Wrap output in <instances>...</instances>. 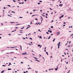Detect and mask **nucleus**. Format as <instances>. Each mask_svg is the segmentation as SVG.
Instances as JSON below:
<instances>
[{
  "instance_id": "f257e3e1",
  "label": "nucleus",
  "mask_w": 73,
  "mask_h": 73,
  "mask_svg": "<svg viewBox=\"0 0 73 73\" xmlns=\"http://www.w3.org/2000/svg\"><path fill=\"white\" fill-rule=\"evenodd\" d=\"M60 32H57L56 33L57 35H60Z\"/></svg>"
},
{
  "instance_id": "f03ea898",
  "label": "nucleus",
  "mask_w": 73,
  "mask_h": 73,
  "mask_svg": "<svg viewBox=\"0 0 73 73\" xmlns=\"http://www.w3.org/2000/svg\"><path fill=\"white\" fill-rule=\"evenodd\" d=\"M59 6L60 7H61L62 5H63V4H60L59 5Z\"/></svg>"
},
{
  "instance_id": "7ed1b4c3",
  "label": "nucleus",
  "mask_w": 73,
  "mask_h": 73,
  "mask_svg": "<svg viewBox=\"0 0 73 73\" xmlns=\"http://www.w3.org/2000/svg\"><path fill=\"white\" fill-rule=\"evenodd\" d=\"M26 52H25V53H23L22 54H23V55H24V54H27V53H26Z\"/></svg>"
},
{
  "instance_id": "20e7f679",
  "label": "nucleus",
  "mask_w": 73,
  "mask_h": 73,
  "mask_svg": "<svg viewBox=\"0 0 73 73\" xmlns=\"http://www.w3.org/2000/svg\"><path fill=\"white\" fill-rule=\"evenodd\" d=\"M4 70H2L1 71V73H3L4 72Z\"/></svg>"
},
{
  "instance_id": "39448f33",
  "label": "nucleus",
  "mask_w": 73,
  "mask_h": 73,
  "mask_svg": "<svg viewBox=\"0 0 73 73\" xmlns=\"http://www.w3.org/2000/svg\"><path fill=\"white\" fill-rule=\"evenodd\" d=\"M57 69H58V67H56V68H55V70H57Z\"/></svg>"
},
{
  "instance_id": "423d86ee",
  "label": "nucleus",
  "mask_w": 73,
  "mask_h": 73,
  "mask_svg": "<svg viewBox=\"0 0 73 73\" xmlns=\"http://www.w3.org/2000/svg\"><path fill=\"white\" fill-rule=\"evenodd\" d=\"M40 17H41V18H40V19H42L41 21H42V16H40Z\"/></svg>"
},
{
  "instance_id": "0eeeda50",
  "label": "nucleus",
  "mask_w": 73,
  "mask_h": 73,
  "mask_svg": "<svg viewBox=\"0 0 73 73\" xmlns=\"http://www.w3.org/2000/svg\"><path fill=\"white\" fill-rule=\"evenodd\" d=\"M17 47H11L10 48H17Z\"/></svg>"
},
{
  "instance_id": "6e6552de",
  "label": "nucleus",
  "mask_w": 73,
  "mask_h": 73,
  "mask_svg": "<svg viewBox=\"0 0 73 73\" xmlns=\"http://www.w3.org/2000/svg\"><path fill=\"white\" fill-rule=\"evenodd\" d=\"M16 31V29H15L14 31H12V32H15Z\"/></svg>"
},
{
  "instance_id": "1a4fd4ad",
  "label": "nucleus",
  "mask_w": 73,
  "mask_h": 73,
  "mask_svg": "<svg viewBox=\"0 0 73 73\" xmlns=\"http://www.w3.org/2000/svg\"><path fill=\"white\" fill-rule=\"evenodd\" d=\"M8 70H12L11 69V68H8Z\"/></svg>"
},
{
  "instance_id": "9d476101",
  "label": "nucleus",
  "mask_w": 73,
  "mask_h": 73,
  "mask_svg": "<svg viewBox=\"0 0 73 73\" xmlns=\"http://www.w3.org/2000/svg\"><path fill=\"white\" fill-rule=\"evenodd\" d=\"M55 38H54V39H53V42H54V41H55Z\"/></svg>"
},
{
  "instance_id": "9b49d317",
  "label": "nucleus",
  "mask_w": 73,
  "mask_h": 73,
  "mask_svg": "<svg viewBox=\"0 0 73 73\" xmlns=\"http://www.w3.org/2000/svg\"><path fill=\"white\" fill-rule=\"evenodd\" d=\"M20 47H21V50H22V47H21V45L19 46Z\"/></svg>"
},
{
  "instance_id": "f8f14e48",
  "label": "nucleus",
  "mask_w": 73,
  "mask_h": 73,
  "mask_svg": "<svg viewBox=\"0 0 73 73\" xmlns=\"http://www.w3.org/2000/svg\"><path fill=\"white\" fill-rule=\"evenodd\" d=\"M35 61H38V62H40V61H39V60H36Z\"/></svg>"
},
{
  "instance_id": "ddd939ff",
  "label": "nucleus",
  "mask_w": 73,
  "mask_h": 73,
  "mask_svg": "<svg viewBox=\"0 0 73 73\" xmlns=\"http://www.w3.org/2000/svg\"><path fill=\"white\" fill-rule=\"evenodd\" d=\"M37 16V15H33L32 16V17H33V16Z\"/></svg>"
},
{
  "instance_id": "4468645a",
  "label": "nucleus",
  "mask_w": 73,
  "mask_h": 73,
  "mask_svg": "<svg viewBox=\"0 0 73 73\" xmlns=\"http://www.w3.org/2000/svg\"><path fill=\"white\" fill-rule=\"evenodd\" d=\"M9 53H10V54H11V53L13 54V52H10Z\"/></svg>"
},
{
  "instance_id": "2eb2a0df",
  "label": "nucleus",
  "mask_w": 73,
  "mask_h": 73,
  "mask_svg": "<svg viewBox=\"0 0 73 73\" xmlns=\"http://www.w3.org/2000/svg\"><path fill=\"white\" fill-rule=\"evenodd\" d=\"M50 38V36L48 38V39H49Z\"/></svg>"
},
{
  "instance_id": "dca6fc26",
  "label": "nucleus",
  "mask_w": 73,
  "mask_h": 73,
  "mask_svg": "<svg viewBox=\"0 0 73 73\" xmlns=\"http://www.w3.org/2000/svg\"><path fill=\"white\" fill-rule=\"evenodd\" d=\"M46 54H47L48 55V52H46Z\"/></svg>"
},
{
  "instance_id": "f3484780",
  "label": "nucleus",
  "mask_w": 73,
  "mask_h": 73,
  "mask_svg": "<svg viewBox=\"0 0 73 73\" xmlns=\"http://www.w3.org/2000/svg\"><path fill=\"white\" fill-rule=\"evenodd\" d=\"M20 25V24H17L15 25Z\"/></svg>"
},
{
  "instance_id": "a211bd4d",
  "label": "nucleus",
  "mask_w": 73,
  "mask_h": 73,
  "mask_svg": "<svg viewBox=\"0 0 73 73\" xmlns=\"http://www.w3.org/2000/svg\"><path fill=\"white\" fill-rule=\"evenodd\" d=\"M15 23V22H10V23Z\"/></svg>"
},
{
  "instance_id": "6ab92c4d",
  "label": "nucleus",
  "mask_w": 73,
  "mask_h": 73,
  "mask_svg": "<svg viewBox=\"0 0 73 73\" xmlns=\"http://www.w3.org/2000/svg\"><path fill=\"white\" fill-rule=\"evenodd\" d=\"M39 38H41V39H42V37L41 36L39 37Z\"/></svg>"
},
{
  "instance_id": "aec40b11",
  "label": "nucleus",
  "mask_w": 73,
  "mask_h": 73,
  "mask_svg": "<svg viewBox=\"0 0 73 73\" xmlns=\"http://www.w3.org/2000/svg\"><path fill=\"white\" fill-rule=\"evenodd\" d=\"M50 27L51 28H53V26H51Z\"/></svg>"
},
{
  "instance_id": "412c9836",
  "label": "nucleus",
  "mask_w": 73,
  "mask_h": 73,
  "mask_svg": "<svg viewBox=\"0 0 73 73\" xmlns=\"http://www.w3.org/2000/svg\"><path fill=\"white\" fill-rule=\"evenodd\" d=\"M8 16H10V17H12V16H11V15H8Z\"/></svg>"
},
{
  "instance_id": "4be33fe9",
  "label": "nucleus",
  "mask_w": 73,
  "mask_h": 73,
  "mask_svg": "<svg viewBox=\"0 0 73 73\" xmlns=\"http://www.w3.org/2000/svg\"><path fill=\"white\" fill-rule=\"evenodd\" d=\"M34 58H35V59H38V58H36V57H34Z\"/></svg>"
},
{
  "instance_id": "5701e85b",
  "label": "nucleus",
  "mask_w": 73,
  "mask_h": 73,
  "mask_svg": "<svg viewBox=\"0 0 73 73\" xmlns=\"http://www.w3.org/2000/svg\"><path fill=\"white\" fill-rule=\"evenodd\" d=\"M31 27V26H29L27 27V28H30Z\"/></svg>"
},
{
  "instance_id": "b1692460",
  "label": "nucleus",
  "mask_w": 73,
  "mask_h": 73,
  "mask_svg": "<svg viewBox=\"0 0 73 73\" xmlns=\"http://www.w3.org/2000/svg\"><path fill=\"white\" fill-rule=\"evenodd\" d=\"M29 39L30 40H32V38H30Z\"/></svg>"
},
{
  "instance_id": "393cba45",
  "label": "nucleus",
  "mask_w": 73,
  "mask_h": 73,
  "mask_svg": "<svg viewBox=\"0 0 73 73\" xmlns=\"http://www.w3.org/2000/svg\"><path fill=\"white\" fill-rule=\"evenodd\" d=\"M36 20H38V19L37 18H35V19Z\"/></svg>"
},
{
  "instance_id": "a878e982",
  "label": "nucleus",
  "mask_w": 73,
  "mask_h": 73,
  "mask_svg": "<svg viewBox=\"0 0 73 73\" xmlns=\"http://www.w3.org/2000/svg\"><path fill=\"white\" fill-rule=\"evenodd\" d=\"M50 32L51 33H52V31H51V30H50Z\"/></svg>"
},
{
  "instance_id": "bb28decb",
  "label": "nucleus",
  "mask_w": 73,
  "mask_h": 73,
  "mask_svg": "<svg viewBox=\"0 0 73 73\" xmlns=\"http://www.w3.org/2000/svg\"><path fill=\"white\" fill-rule=\"evenodd\" d=\"M64 17V15H62L61 16V17Z\"/></svg>"
},
{
  "instance_id": "cd10ccee",
  "label": "nucleus",
  "mask_w": 73,
  "mask_h": 73,
  "mask_svg": "<svg viewBox=\"0 0 73 73\" xmlns=\"http://www.w3.org/2000/svg\"><path fill=\"white\" fill-rule=\"evenodd\" d=\"M42 16H43V17H45V15H42Z\"/></svg>"
},
{
  "instance_id": "c85d7f7f",
  "label": "nucleus",
  "mask_w": 73,
  "mask_h": 73,
  "mask_svg": "<svg viewBox=\"0 0 73 73\" xmlns=\"http://www.w3.org/2000/svg\"><path fill=\"white\" fill-rule=\"evenodd\" d=\"M38 5H39V4H40V3H38Z\"/></svg>"
},
{
  "instance_id": "c756f323",
  "label": "nucleus",
  "mask_w": 73,
  "mask_h": 73,
  "mask_svg": "<svg viewBox=\"0 0 73 73\" xmlns=\"http://www.w3.org/2000/svg\"><path fill=\"white\" fill-rule=\"evenodd\" d=\"M33 12H35V11H36V9L34 10H33Z\"/></svg>"
},
{
  "instance_id": "7c9ffc66",
  "label": "nucleus",
  "mask_w": 73,
  "mask_h": 73,
  "mask_svg": "<svg viewBox=\"0 0 73 73\" xmlns=\"http://www.w3.org/2000/svg\"><path fill=\"white\" fill-rule=\"evenodd\" d=\"M7 6H8V7H11V6H10V5H7Z\"/></svg>"
},
{
  "instance_id": "2f4dec72",
  "label": "nucleus",
  "mask_w": 73,
  "mask_h": 73,
  "mask_svg": "<svg viewBox=\"0 0 73 73\" xmlns=\"http://www.w3.org/2000/svg\"><path fill=\"white\" fill-rule=\"evenodd\" d=\"M24 27L21 28V29H24Z\"/></svg>"
},
{
  "instance_id": "473e14b6",
  "label": "nucleus",
  "mask_w": 73,
  "mask_h": 73,
  "mask_svg": "<svg viewBox=\"0 0 73 73\" xmlns=\"http://www.w3.org/2000/svg\"><path fill=\"white\" fill-rule=\"evenodd\" d=\"M22 64H24V63H23V62H21V64H22Z\"/></svg>"
},
{
  "instance_id": "72a5a7b5",
  "label": "nucleus",
  "mask_w": 73,
  "mask_h": 73,
  "mask_svg": "<svg viewBox=\"0 0 73 73\" xmlns=\"http://www.w3.org/2000/svg\"><path fill=\"white\" fill-rule=\"evenodd\" d=\"M57 45L58 46H60V44H58Z\"/></svg>"
},
{
  "instance_id": "f704fd0d",
  "label": "nucleus",
  "mask_w": 73,
  "mask_h": 73,
  "mask_svg": "<svg viewBox=\"0 0 73 73\" xmlns=\"http://www.w3.org/2000/svg\"><path fill=\"white\" fill-rule=\"evenodd\" d=\"M19 33H23V32H19Z\"/></svg>"
},
{
  "instance_id": "c9c22d12",
  "label": "nucleus",
  "mask_w": 73,
  "mask_h": 73,
  "mask_svg": "<svg viewBox=\"0 0 73 73\" xmlns=\"http://www.w3.org/2000/svg\"><path fill=\"white\" fill-rule=\"evenodd\" d=\"M42 46V45H41L39 47L40 48H41Z\"/></svg>"
},
{
  "instance_id": "e433bc0d",
  "label": "nucleus",
  "mask_w": 73,
  "mask_h": 73,
  "mask_svg": "<svg viewBox=\"0 0 73 73\" xmlns=\"http://www.w3.org/2000/svg\"><path fill=\"white\" fill-rule=\"evenodd\" d=\"M46 33H47V34H48V35L49 34V33H48V32H46Z\"/></svg>"
},
{
  "instance_id": "4c0bfd02",
  "label": "nucleus",
  "mask_w": 73,
  "mask_h": 73,
  "mask_svg": "<svg viewBox=\"0 0 73 73\" xmlns=\"http://www.w3.org/2000/svg\"><path fill=\"white\" fill-rule=\"evenodd\" d=\"M19 18H21V19H22V18H23V17H19Z\"/></svg>"
},
{
  "instance_id": "58836bf2",
  "label": "nucleus",
  "mask_w": 73,
  "mask_h": 73,
  "mask_svg": "<svg viewBox=\"0 0 73 73\" xmlns=\"http://www.w3.org/2000/svg\"><path fill=\"white\" fill-rule=\"evenodd\" d=\"M46 16H48V14L46 13Z\"/></svg>"
},
{
  "instance_id": "ea45409f",
  "label": "nucleus",
  "mask_w": 73,
  "mask_h": 73,
  "mask_svg": "<svg viewBox=\"0 0 73 73\" xmlns=\"http://www.w3.org/2000/svg\"><path fill=\"white\" fill-rule=\"evenodd\" d=\"M13 1H14V2H16V1H15L14 0H13Z\"/></svg>"
},
{
  "instance_id": "a19ab883",
  "label": "nucleus",
  "mask_w": 73,
  "mask_h": 73,
  "mask_svg": "<svg viewBox=\"0 0 73 73\" xmlns=\"http://www.w3.org/2000/svg\"><path fill=\"white\" fill-rule=\"evenodd\" d=\"M38 46H40V44H39L38 45Z\"/></svg>"
},
{
  "instance_id": "79ce46f5",
  "label": "nucleus",
  "mask_w": 73,
  "mask_h": 73,
  "mask_svg": "<svg viewBox=\"0 0 73 73\" xmlns=\"http://www.w3.org/2000/svg\"><path fill=\"white\" fill-rule=\"evenodd\" d=\"M45 17H46V19H47V18H48V17L46 16Z\"/></svg>"
},
{
  "instance_id": "37998d69",
  "label": "nucleus",
  "mask_w": 73,
  "mask_h": 73,
  "mask_svg": "<svg viewBox=\"0 0 73 73\" xmlns=\"http://www.w3.org/2000/svg\"><path fill=\"white\" fill-rule=\"evenodd\" d=\"M23 39H24V40H25V38H23Z\"/></svg>"
},
{
  "instance_id": "c03bdc74",
  "label": "nucleus",
  "mask_w": 73,
  "mask_h": 73,
  "mask_svg": "<svg viewBox=\"0 0 73 73\" xmlns=\"http://www.w3.org/2000/svg\"><path fill=\"white\" fill-rule=\"evenodd\" d=\"M15 28V29H17V28H18V27H16Z\"/></svg>"
},
{
  "instance_id": "a18cd8bd",
  "label": "nucleus",
  "mask_w": 73,
  "mask_h": 73,
  "mask_svg": "<svg viewBox=\"0 0 73 73\" xmlns=\"http://www.w3.org/2000/svg\"><path fill=\"white\" fill-rule=\"evenodd\" d=\"M2 66H5V65H3Z\"/></svg>"
},
{
  "instance_id": "49530a36",
  "label": "nucleus",
  "mask_w": 73,
  "mask_h": 73,
  "mask_svg": "<svg viewBox=\"0 0 73 73\" xmlns=\"http://www.w3.org/2000/svg\"><path fill=\"white\" fill-rule=\"evenodd\" d=\"M30 24H32V22H31L30 23Z\"/></svg>"
},
{
  "instance_id": "de8ad7c7",
  "label": "nucleus",
  "mask_w": 73,
  "mask_h": 73,
  "mask_svg": "<svg viewBox=\"0 0 73 73\" xmlns=\"http://www.w3.org/2000/svg\"><path fill=\"white\" fill-rule=\"evenodd\" d=\"M62 3V1H61L59 3L60 4V3Z\"/></svg>"
},
{
  "instance_id": "09e8293b",
  "label": "nucleus",
  "mask_w": 73,
  "mask_h": 73,
  "mask_svg": "<svg viewBox=\"0 0 73 73\" xmlns=\"http://www.w3.org/2000/svg\"><path fill=\"white\" fill-rule=\"evenodd\" d=\"M69 72H70V70H69V71H68L67 73H68Z\"/></svg>"
},
{
  "instance_id": "8fccbe9b",
  "label": "nucleus",
  "mask_w": 73,
  "mask_h": 73,
  "mask_svg": "<svg viewBox=\"0 0 73 73\" xmlns=\"http://www.w3.org/2000/svg\"><path fill=\"white\" fill-rule=\"evenodd\" d=\"M50 10H52V9H51L50 8Z\"/></svg>"
},
{
  "instance_id": "3c124183",
  "label": "nucleus",
  "mask_w": 73,
  "mask_h": 73,
  "mask_svg": "<svg viewBox=\"0 0 73 73\" xmlns=\"http://www.w3.org/2000/svg\"><path fill=\"white\" fill-rule=\"evenodd\" d=\"M60 19H61V18H62V17H60Z\"/></svg>"
},
{
  "instance_id": "603ef678",
  "label": "nucleus",
  "mask_w": 73,
  "mask_h": 73,
  "mask_svg": "<svg viewBox=\"0 0 73 73\" xmlns=\"http://www.w3.org/2000/svg\"><path fill=\"white\" fill-rule=\"evenodd\" d=\"M39 23H40L38 22V24H37V25H38V24H39Z\"/></svg>"
},
{
  "instance_id": "864d4df0",
  "label": "nucleus",
  "mask_w": 73,
  "mask_h": 73,
  "mask_svg": "<svg viewBox=\"0 0 73 73\" xmlns=\"http://www.w3.org/2000/svg\"><path fill=\"white\" fill-rule=\"evenodd\" d=\"M29 69H31V70H32V69H31V68L29 67Z\"/></svg>"
},
{
  "instance_id": "5fc2aeb1",
  "label": "nucleus",
  "mask_w": 73,
  "mask_h": 73,
  "mask_svg": "<svg viewBox=\"0 0 73 73\" xmlns=\"http://www.w3.org/2000/svg\"><path fill=\"white\" fill-rule=\"evenodd\" d=\"M28 44V45H32V44H31L29 43Z\"/></svg>"
},
{
  "instance_id": "6e6d98bb",
  "label": "nucleus",
  "mask_w": 73,
  "mask_h": 73,
  "mask_svg": "<svg viewBox=\"0 0 73 73\" xmlns=\"http://www.w3.org/2000/svg\"><path fill=\"white\" fill-rule=\"evenodd\" d=\"M24 2H22V3H21V4H24Z\"/></svg>"
},
{
  "instance_id": "4d7b16f0",
  "label": "nucleus",
  "mask_w": 73,
  "mask_h": 73,
  "mask_svg": "<svg viewBox=\"0 0 73 73\" xmlns=\"http://www.w3.org/2000/svg\"><path fill=\"white\" fill-rule=\"evenodd\" d=\"M9 64H10V65H12V64H11V63H9Z\"/></svg>"
},
{
  "instance_id": "13d9d810",
  "label": "nucleus",
  "mask_w": 73,
  "mask_h": 73,
  "mask_svg": "<svg viewBox=\"0 0 73 73\" xmlns=\"http://www.w3.org/2000/svg\"><path fill=\"white\" fill-rule=\"evenodd\" d=\"M39 2H42V1H39Z\"/></svg>"
},
{
  "instance_id": "bf43d9fd",
  "label": "nucleus",
  "mask_w": 73,
  "mask_h": 73,
  "mask_svg": "<svg viewBox=\"0 0 73 73\" xmlns=\"http://www.w3.org/2000/svg\"><path fill=\"white\" fill-rule=\"evenodd\" d=\"M19 4H21V2H19Z\"/></svg>"
},
{
  "instance_id": "052dcab7",
  "label": "nucleus",
  "mask_w": 73,
  "mask_h": 73,
  "mask_svg": "<svg viewBox=\"0 0 73 73\" xmlns=\"http://www.w3.org/2000/svg\"><path fill=\"white\" fill-rule=\"evenodd\" d=\"M4 9H6V8L5 7H4L3 8Z\"/></svg>"
},
{
  "instance_id": "680f3d73",
  "label": "nucleus",
  "mask_w": 73,
  "mask_h": 73,
  "mask_svg": "<svg viewBox=\"0 0 73 73\" xmlns=\"http://www.w3.org/2000/svg\"><path fill=\"white\" fill-rule=\"evenodd\" d=\"M73 35V34H71V36H72V35Z\"/></svg>"
},
{
  "instance_id": "e2e57ef3",
  "label": "nucleus",
  "mask_w": 73,
  "mask_h": 73,
  "mask_svg": "<svg viewBox=\"0 0 73 73\" xmlns=\"http://www.w3.org/2000/svg\"><path fill=\"white\" fill-rule=\"evenodd\" d=\"M64 24H66V23L65 22H64Z\"/></svg>"
},
{
  "instance_id": "0e129e2a",
  "label": "nucleus",
  "mask_w": 73,
  "mask_h": 73,
  "mask_svg": "<svg viewBox=\"0 0 73 73\" xmlns=\"http://www.w3.org/2000/svg\"><path fill=\"white\" fill-rule=\"evenodd\" d=\"M58 48H60V46H58Z\"/></svg>"
},
{
  "instance_id": "69168bd1",
  "label": "nucleus",
  "mask_w": 73,
  "mask_h": 73,
  "mask_svg": "<svg viewBox=\"0 0 73 73\" xmlns=\"http://www.w3.org/2000/svg\"><path fill=\"white\" fill-rule=\"evenodd\" d=\"M38 23H36L35 24V25H36V24H37Z\"/></svg>"
},
{
  "instance_id": "338daca9",
  "label": "nucleus",
  "mask_w": 73,
  "mask_h": 73,
  "mask_svg": "<svg viewBox=\"0 0 73 73\" xmlns=\"http://www.w3.org/2000/svg\"><path fill=\"white\" fill-rule=\"evenodd\" d=\"M38 31H40V29H39L38 30Z\"/></svg>"
},
{
  "instance_id": "774afa93",
  "label": "nucleus",
  "mask_w": 73,
  "mask_h": 73,
  "mask_svg": "<svg viewBox=\"0 0 73 73\" xmlns=\"http://www.w3.org/2000/svg\"><path fill=\"white\" fill-rule=\"evenodd\" d=\"M24 72V73H26V72Z\"/></svg>"
}]
</instances>
